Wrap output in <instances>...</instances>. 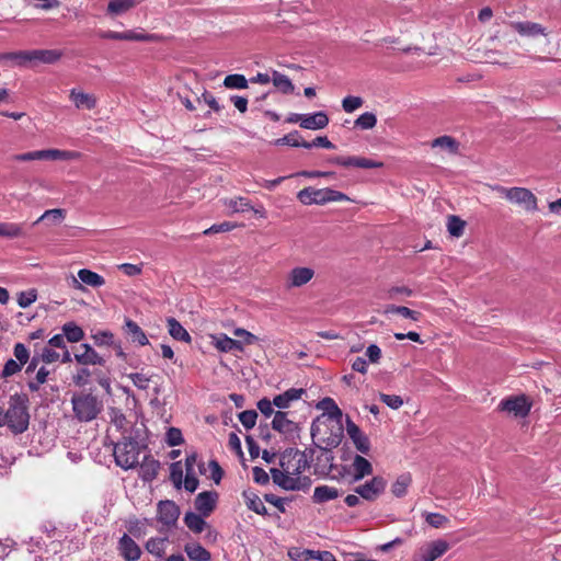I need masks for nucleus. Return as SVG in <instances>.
I'll return each instance as SVG.
<instances>
[{
	"label": "nucleus",
	"mask_w": 561,
	"mask_h": 561,
	"mask_svg": "<svg viewBox=\"0 0 561 561\" xmlns=\"http://www.w3.org/2000/svg\"><path fill=\"white\" fill-rule=\"evenodd\" d=\"M28 397L25 393H14L9 398L4 413V426L14 435L23 434L30 425Z\"/></svg>",
	"instance_id": "nucleus-1"
},
{
	"label": "nucleus",
	"mask_w": 561,
	"mask_h": 561,
	"mask_svg": "<svg viewBox=\"0 0 561 561\" xmlns=\"http://www.w3.org/2000/svg\"><path fill=\"white\" fill-rule=\"evenodd\" d=\"M72 411L80 422H90L98 417L103 403L92 393H78L71 398Z\"/></svg>",
	"instance_id": "nucleus-2"
},
{
	"label": "nucleus",
	"mask_w": 561,
	"mask_h": 561,
	"mask_svg": "<svg viewBox=\"0 0 561 561\" xmlns=\"http://www.w3.org/2000/svg\"><path fill=\"white\" fill-rule=\"evenodd\" d=\"M140 445L131 437L124 436L114 445L115 463L124 470L133 469L139 463Z\"/></svg>",
	"instance_id": "nucleus-3"
},
{
	"label": "nucleus",
	"mask_w": 561,
	"mask_h": 561,
	"mask_svg": "<svg viewBox=\"0 0 561 561\" xmlns=\"http://www.w3.org/2000/svg\"><path fill=\"white\" fill-rule=\"evenodd\" d=\"M297 198L304 205H324L330 202H344L350 199L340 191L330 187L314 188L311 186L300 190L297 194Z\"/></svg>",
	"instance_id": "nucleus-4"
},
{
	"label": "nucleus",
	"mask_w": 561,
	"mask_h": 561,
	"mask_svg": "<svg viewBox=\"0 0 561 561\" xmlns=\"http://www.w3.org/2000/svg\"><path fill=\"white\" fill-rule=\"evenodd\" d=\"M79 157L77 151L59 150V149H45L30 151L25 153H18L12 156L13 161L27 162L33 160H73Z\"/></svg>",
	"instance_id": "nucleus-5"
},
{
	"label": "nucleus",
	"mask_w": 561,
	"mask_h": 561,
	"mask_svg": "<svg viewBox=\"0 0 561 561\" xmlns=\"http://www.w3.org/2000/svg\"><path fill=\"white\" fill-rule=\"evenodd\" d=\"M279 465L286 473H290L294 477H300L308 467V461L304 451L295 448H287L280 455Z\"/></svg>",
	"instance_id": "nucleus-6"
},
{
	"label": "nucleus",
	"mask_w": 561,
	"mask_h": 561,
	"mask_svg": "<svg viewBox=\"0 0 561 561\" xmlns=\"http://www.w3.org/2000/svg\"><path fill=\"white\" fill-rule=\"evenodd\" d=\"M62 57V51L58 49H34L12 53L11 59H16L21 64L27 61H39L43 64H55Z\"/></svg>",
	"instance_id": "nucleus-7"
},
{
	"label": "nucleus",
	"mask_w": 561,
	"mask_h": 561,
	"mask_svg": "<svg viewBox=\"0 0 561 561\" xmlns=\"http://www.w3.org/2000/svg\"><path fill=\"white\" fill-rule=\"evenodd\" d=\"M271 477L276 485L286 491L301 490L310 483L308 477H294L290 473H286L283 468H272Z\"/></svg>",
	"instance_id": "nucleus-8"
},
{
	"label": "nucleus",
	"mask_w": 561,
	"mask_h": 561,
	"mask_svg": "<svg viewBox=\"0 0 561 561\" xmlns=\"http://www.w3.org/2000/svg\"><path fill=\"white\" fill-rule=\"evenodd\" d=\"M387 481L381 476H375L369 481L357 485L354 492L368 502L376 501L386 490Z\"/></svg>",
	"instance_id": "nucleus-9"
},
{
	"label": "nucleus",
	"mask_w": 561,
	"mask_h": 561,
	"mask_svg": "<svg viewBox=\"0 0 561 561\" xmlns=\"http://www.w3.org/2000/svg\"><path fill=\"white\" fill-rule=\"evenodd\" d=\"M508 202L523 207L526 211L534 213L538 209V198L526 187H512Z\"/></svg>",
	"instance_id": "nucleus-10"
},
{
	"label": "nucleus",
	"mask_w": 561,
	"mask_h": 561,
	"mask_svg": "<svg viewBox=\"0 0 561 561\" xmlns=\"http://www.w3.org/2000/svg\"><path fill=\"white\" fill-rule=\"evenodd\" d=\"M314 270L307 266H296L291 268L285 276V288L290 290L299 288L308 284L314 277Z\"/></svg>",
	"instance_id": "nucleus-11"
},
{
	"label": "nucleus",
	"mask_w": 561,
	"mask_h": 561,
	"mask_svg": "<svg viewBox=\"0 0 561 561\" xmlns=\"http://www.w3.org/2000/svg\"><path fill=\"white\" fill-rule=\"evenodd\" d=\"M328 162L332 163V164L346 167V168L355 167V168H360V169H376V168L383 167V163L381 161H375V160H371L368 158L355 157V156H350V157L336 156V157L330 158L328 160Z\"/></svg>",
	"instance_id": "nucleus-12"
},
{
	"label": "nucleus",
	"mask_w": 561,
	"mask_h": 561,
	"mask_svg": "<svg viewBox=\"0 0 561 561\" xmlns=\"http://www.w3.org/2000/svg\"><path fill=\"white\" fill-rule=\"evenodd\" d=\"M225 206L230 208L232 213H244L248 210H252L254 215L260 218H266L267 213L265 208L260 205L259 207H254L250 199L247 197L238 196L233 198H228L224 201Z\"/></svg>",
	"instance_id": "nucleus-13"
},
{
	"label": "nucleus",
	"mask_w": 561,
	"mask_h": 561,
	"mask_svg": "<svg viewBox=\"0 0 561 561\" xmlns=\"http://www.w3.org/2000/svg\"><path fill=\"white\" fill-rule=\"evenodd\" d=\"M346 432L354 443L356 449L364 455H368L370 451V442L368 436L364 434L362 430L351 420H347L346 422Z\"/></svg>",
	"instance_id": "nucleus-14"
},
{
	"label": "nucleus",
	"mask_w": 561,
	"mask_h": 561,
	"mask_svg": "<svg viewBox=\"0 0 561 561\" xmlns=\"http://www.w3.org/2000/svg\"><path fill=\"white\" fill-rule=\"evenodd\" d=\"M117 549L125 561H138L140 559V547L127 534L119 538Z\"/></svg>",
	"instance_id": "nucleus-15"
},
{
	"label": "nucleus",
	"mask_w": 561,
	"mask_h": 561,
	"mask_svg": "<svg viewBox=\"0 0 561 561\" xmlns=\"http://www.w3.org/2000/svg\"><path fill=\"white\" fill-rule=\"evenodd\" d=\"M180 516V508L173 501H160L158 504V520L165 526L175 524Z\"/></svg>",
	"instance_id": "nucleus-16"
},
{
	"label": "nucleus",
	"mask_w": 561,
	"mask_h": 561,
	"mask_svg": "<svg viewBox=\"0 0 561 561\" xmlns=\"http://www.w3.org/2000/svg\"><path fill=\"white\" fill-rule=\"evenodd\" d=\"M500 409L514 413L515 416H526L530 411V404L524 396H520L501 401Z\"/></svg>",
	"instance_id": "nucleus-17"
},
{
	"label": "nucleus",
	"mask_w": 561,
	"mask_h": 561,
	"mask_svg": "<svg viewBox=\"0 0 561 561\" xmlns=\"http://www.w3.org/2000/svg\"><path fill=\"white\" fill-rule=\"evenodd\" d=\"M351 483L360 481L373 473V465L363 456L355 455L351 465Z\"/></svg>",
	"instance_id": "nucleus-18"
},
{
	"label": "nucleus",
	"mask_w": 561,
	"mask_h": 561,
	"mask_svg": "<svg viewBox=\"0 0 561 561\" xmlns=\"http://www.w3.org/2000/svg\"><path fill=\"white\" fill-rule=\"evenodd\" d=\"M78 278H72V282H73V287L75 288H78V289H83V286L81 283L85 284V285H89L91 287H101L105 284V279L103 276H101L100 274L91 271V270H88V268H81L79 270L78 272Z\"/></svg>",
	"instance_id": "nucleus-19"
},
{
	"label": "nucleus",
	"mask_w": 561,
	"mask_h": 561,
	"mask_svg": "<svg viewBox=\"0 0 561 561\" xmlns=\"http://www.w3.org/2000/svg\"><path fill=\"white\" fill-rule=\"evenodd\" d=\"M217 493L210 491H204L199 493L195 499V508L203 516L207 517L216 507Z\"/></svg>",
	"instance_id": "nucleus-20"
},
{
	"label": "nucleus",
	"mask_w": 561,
	"mask_h": 561,
	"mask_svg": "<svg viewBox=\"0 0 561 561\" xmlns=\"http://www.w3.org/2000/svg\"><path fill=\"white\" fill-rule=\"evenodd\" d=\"M272 428L284 435H293L298 430V426L288 419L287 412L277 411L272 420Z\"/></svg>",
	"instance_id": "nucleus-21"
},
{
	"label": "nucleus",
	"mask_w": 561,
	"mask_h": 561,
	"mask_svg": "<svg viewBox=\"0 0 561 561\" xmlns=\"http://www.w3.org/2000/svg\"><path fill=\"white\" fill-rule=\"evenodd\" d=\"M159 470V460L154 459L151 455H147L139 465V477L145 482H152L157 478Z\"/></svg>",
	"instance_id": "nucleus-22"
},
{
	"label": "nucleus",
	"mask_w": 561,
	"mask_h": 561,
	"mask_svg": "<svg viewBox=\"0 0 561 561\" xmlns=\"http://www.w3.org/2000/svg\"><path fill=\"white\" fill-rule=\"evenodd\" d=\"M323 458V460L325 461V463H329V470L331 472V476H332V479H336V480H344V481H347L350 484L351 483V468L346 467V466H334L333 465V455L331 453H328V450H324V453L318 457V460H321Z\"/></svg>",
	"instance_id": "nucleus-23"
},
{
	"label": "nucleus",
	"mask_w": 561,
	"mask_h": 561,
	"mask_svg": "<svg viewBox=\"0 0 561 561\" xmlns=\"http://www.w3.org/2000/svg\"><path fill=\"white\" fill-rule=\"evenodd\" d=\"M449 543L444 539H437L422 547L420 551L430 561H435L449 550Z\"/></svg>",
	"instance_id": "nucleus-24"
},
{
	"label": "nucleus",
	"mask_w": 561,
	"mask_h": 561,
	"mask_svg": "<svg viewBox=\"0 0 561 561\" xmlns=\"http://www.w3.org/2000/svg\"><path fill=\"white\" fill-rule=\"evenodd\" d=\"M305 393L306 390L302 388H290L285 392L275 396L273 403L278 409H287L290 407L291 402L300 400Z\"/></svg>",
	"instance_id": "nucleus-25"
},
{
	"label": "nucleus",
	"mask_w": 561,
	"mask_h": 561,
	"mask_svg": "<svg viewBox=\"0 0 561 561\" xmlns=\"http://www.w3.org/2000/svg\"><path fill=\"white\" fill-rule=\"evenodd\" d=\"M124 332L133 343H137L140 346L149 344V340L144 330L131 319L125 320Z\"/></svg>",
	"instance_id": "nucleus-26"
},
{
	"label": "nucleus",
	"mask_w": 561,
	"mask_h": 561,
	"mask_svg": "<svg viewBox=\"0 0 561 561\" xmlns=\"http://www.w3.org/2000/svg\"><path fill=\"white\" fill-rule=\"evenodd\" d=\"M75 358L82 365L104 364V359L89 344H81L79 346V352L75 354Z\"/></svg>",
	"instance_id": "nucleus-27"
},
{
	"label": "nucleus",
	"mask_w": 561,
	"mask_h": 561,
	"mask_svg": "<svg viewBox=\"0 0 561 561\" xmlns=\"http://www.w3.org/2000/svg\"><path fill=\"white\" fill-rule=\"evenodd\" d=\"M511 26L522 36L536 37L546 35L545 27L536 22H512Z\"/></svg>",
	"instance_id": "nucleus-28"
},
{
	"label": "nucleus",
	"mask_w": 561,
	"mask_h": 561,
	"mask_svg": "<svg viewBox=\"0 0 561 561\" xmlns=\"http://www.w3.org/2000/svg\"><path fill=\"white\" fill-rule=\"evenodd\" d=\"M329 124L328 115L320 111L313 114H304V118L301 119L300 127L305 129H322L327 127Z\"/></svg>",
	"instance_id": "nucleus-29"
},
{
	"label": "nucleus",
	"mask_w": 561,
	"mask_h": 561,
	"mask_svg": "<svg viewBox=\"0 0 561 561\" xmlns=\"http://www.w3.org/2000/svg\"><path fill=\"white\" fill-rule=\"evenodd\" d=\"M242 497L247 507L254 513L265 516L267 511L260 496L252 490L248 489L242 492Z\"/></svg>",
	"instance_id": "nucleus-30"
},
{
	"label": "nucleus",
	"mask_w": 561,
	"mask_h": 561,
	"mask_svg": "<svg viewBox=\"0 0 561 561\" xmlns=\"http://www.w3.org/2000/svg\"><path fill=\"white\" fill-rule=\"evenodd\" d=\"M214 340H215L216 348L219 350L220 352L228 353V352H233V351H238V352L243 351V345H242L241 341L233 340V339L227 336L226 334H220L219 336H214Z\"/></svg>",
	"instance_id": "nucleus-31"
},
{
	"label": "nucleus",
	"mask_w": 561,
	"mask_h": 561,
	"mask_svg": "<svg viewBox=\"0 0 561 561\" xmlns=\"http://www.w3.org/2000/svg\"><path fill=\"white\" fill-rule=\"evenodd\" d=\"M167 327L169 334L178 341L191 342V335L186 331V329L175 319V318H168L167 319Z\"/></svg>",
	"instance_id": "nucleus-32"
},
{
	"label": "nucleus",
	"mask_w": 561,
	"mask_h": 561,
	"mask_svg": "<svg viewBox=\"0 0 561 561\" xmlns=\"http://www.w3.org/2000/svg\"><path fill=\"white\" fill-rule=\"evenodd\" d=\"M70 99L78 108L92 110L96 105V99L92 94L79 92L76 89L70 91Z\"/></svg>",
	"instance_id": "nucleus-33"
},
{
	"label": "nucleus",
	"mask_w": 561,
	"mask_h": 561,
	"mask_svg": "<svg viewBox=\"0 0 561 561\" xmlns=\"http://www.w3.org/2000/svg\"><path fill=\"white\" fill-rule=\"evenodd\" d=\"M139 3L138 0H110L106 12L112 16L121 15Z\"/></svg>",
	"instance_id": "nucleus-34"
},
{
	"label": "nucleus",
	"mask_w": 561,
	"mask_h": 561,
	"mask_svg": "<svg viewBox=\"0 0 561 561\" xmlns=\"http://www.w3.org/2000/svg\"><path fill=\"white\" fill-rule=\"evenodd\" d=\"M339 495L337 489L329 485H319L314 489L312 499L316 503H325L336 499Z\"/></svg>",
	"instance_id": "nucleus-35"
},
{
	"label": "nucleus",
	"mask_w": 561,
	"mask_h": 561,
	"mask_svg": "<svg viewBox=\"0 0 561 561\" xmlns=\"http://www.w3.org/2000/svg\"><path fill=\"white\" fill-rule=\"evenodd\" d=\"M317 409L322 410L324 413H327L331 419L339 420L342 417V411L335 403V401L330 398L325 397L322 400H320L317 403Z\"/></svg>",
	"instance_id": "nucleus-36"
},
{
	"label": "nucleus",
	"mask_w": 561,
	"mask_h": 561,
	"mask_svg": "<svg viewBox=\"0 0 561 561\" xmlns=\"http://www.w3.org/2000/svg\"><path fill=\"white\" fill-rule=\"evenodd\" d=\"M272 82L274 87L284 94H289L294 91V84L291 80L286 76L276 70L272 72Z\"/></svg>",
	"instance_id": "nucleus-37"
},
{
	"label": "nucleus",
	"mask_w": 561,
	"mask_h": 561,
	"mask_svg": "<svg viewBox=\"0 0 561 561\" xmlns=\"http://www.w3.org/2000/svg\"><path fill=\"white\" fill-rule=\"evenodd\" d=\"M202 514H196L193 512H188L184 516V523L190 530L195 534H201L206 526V522L203 518Z\"/></svg>",
	"instance_id": "nucleus-38"
},
{
	"label": "nucleus",
	"mask_w": 561,
	"mask_h": 561,
	"mask_svg": "<svg viewBox=\"0 0 561 561\" xmlns=\"http://www.w3.org/2000/svg\"><path fill=\"white\" fill-rule=\"evenodd\" d=\"M185 552L192 561H209L210 552L199 543L185 546Z\"/></svg>",
	"instance_id": "nucleus-39"
},
{
	"label": "nucleus",
	"mask_w": 561,
	"mask_h": 561,
	"mask_svg": "<svg viewBox=\"0 0 561 561\" xmlns=\"http://www.w3.org/2000/svg\"><path fill=\"white\" fill-rule=\"evenodd\" d=\"M167 538L152 537L146 542V550L154 557L162 558L167 548Z\"/></svg>",
	"instance_id": "nucleus-40"
},
{
	"label": "nucleus",
	"mask_w": 561,
	"mask_h": 561,
	"mask_svg": "<svg viewBox=\"0 0 561 561\" xmlns=\"http://www.w3.org/2000/svg\"><path fill=\"white\" fill-rule=\"evenodd\" d=\"M412 482L410 473H403L397 478L391 485V492L396 497H402L407 494L408 488Z\"/></svg>",
	"instance_id": "nucleus-41"
},
{
	"label": "nucleus",
	"mask_w": 561,
	"mask_h": 561,
	"mask_svg": "<svg viewBox=\"0 0 561 561\" xmlns=\"http://www.w3.org/2000/svg\"><path fill=\"white\" fill-rule=\"evenodd\" d=\"M62 332L65 337L71 343L80 342L84 336L83 330L75 322L65 323L62 327Z\"/></svg>",
	"instance_id": "nucleus-42"
},
{
	"label": "nucleus",
	"mask_w": 561,
	"mask_h": 561,
	"mask_svg": "<svg viewBox=\"0 0 561 561\" xmlns=\"http://www.w3.org/2000/svg\"><path fill=\"white\" fill-rule=\"evenodd\" d=\"M385 312L400 314L401 317L411 319L413 321H420V319L422 317V313L419 311L412 310L404 306H396V305L388 306Z\"/></svg>",
	"instance_id": "nucleus-43"
},
{
	"label": "nucleus",
	"mask_w": 561,
	"mask_h": 561,
	"mask_svg": "<svg viewBox=\"0 0 561 561\" xmlns=\"http://www.w3.org/2000/svg\"><path fill=\"white\" fill-rule=\"evenodd\" d=\"M466 222L458 216L450 215L447 221V230L450 236L459 238L465 232Z\"/></svg>",
	"instance_id": "nucleus-44"
},
{
	"label": "nucleus",
	"mask_w": 561,
	"mask_h": 561,
	"mask_svg": "<svg viewBox=\"0 0 561 561\" xmlns=\"http://www.w3.org/2000/svg\"><path fill=\"white\" fill-rule=\"evenodd\" d=\"M224 85L228 89H247L248 80L243 75H228L224 80Z\"/></svg>",
	"instance_id": "nucleus-45"
},
{
	"label": "nucleus",
	"mask_w": 561,
	"mask_h": 561,
	"mask_svg": "<svg viewBox=\"0 0 561 561\" xmlns=\"http://www.w3.org/2000/svg\"><path fill=\"white\" fill-rule=\"evenodd\" d=\"M432 147H439L455 153L458 150V142L450 136H440L433 140Z\"/></svg>",
	"instance_id": "nucleus-46"
},
{
	"label": "nucleus",
	"mask_w": 561,
	"mask_h": 561,
	"mask_svg": "<svg viewBox=\"0 0 561 561\" xmlns=\"http://www.w3.org/2000/svg\"><path fill=\"white\" fill-rule=\"evenodd\" d=\"M377 124V117L374 113L366 112L357 117L354 125L360 129H371Z\"/></svg>",
	"instance_id": "nucleus-47"
},
{
	"label": "nucleus",
	"mask_w": 561,
	"mask_h": 561,
	"mask_svg": "<svg viewBox=\"0 0 561 561\" xmlns=\"http://www.w3.org/2000/svg\"><path fill=\"white\" fill-rule=\"evenodd\" d=\"M22 227L13 222H0V237L18 238L22 236Z\"/></svg>",
	"instance_id": "nucleus-48"
},
{
	"label": "nucleus",
	"mask_w": 561,
	"mask_h": 561,
	"mask_svg": "<svg viewBox=\"0 0 561 561\" xmlns=\"http://www.w3.org/2000/svg\"><path fill=\"white\" fill-rule=\"evenodd\" d=\"M306 142L300 136V134L295 130L287 135H285L283 138H279L275 141L276 145H288L291 147H302L301 144Z\"/></svg>",
	"instance_id": "nucleus-49"
},
{
	"label": "nucleus",
	"mask_w": 561,
	"mask_h": 561,
	"mask_svg": "<svg viewBox=\"0 0 561 561\" xmlns=\"http://www.w3.org/2000/svg\"><path fill=\"white\" fill-rule=\"evenodd\" d=\"M165 442L170 447L180 446L184 443L182 432L178 427H170L165 434Z\"/></svg>",
	"instance_id": "nucleus-50"
},
{
	"label": "nucleus",
	"mask_w": 561,
	"mask_h": 561,
	"mask_svg": "<svg viewBox=\"0 0 561 561\" xmlns=\"http://www.w3.org/2000/svg\"><path fill=\"white\" fill-rule=\"evenodd\" d=\"M127 377L131 380L136 388L140 390H147L149 388L150 376L144 373H131L127 375Z\"/></svg>",
	"instance_id": "nucleus-51"
},
{
	"label": "nucleus",
	"mask_w": 561,
	"mask_h": 561,
	"mask_svg": "<svg viewBox=\"0 0 561 561\" xmlns=\"http://www.w3.org/2000/svg\"><path fill=\"white\" fill-rule=\"evenodd\" d=\"M360 96L347 95L342 100V107L346 113H352L363 105Z\"/></svg>",
	"instance_id": "nucleus-52"
},
{
	"label": "nucleus",
	"mask_w": 561,
	"mask_h": 561,
	"mask_svg": "<svg viewBox=\"0 0 561 561\" xmlns=\"http://www.w3.org/2000/svg\"><path fill=\"white\" fill-rule=\"evenodd\" d=\"M238 417L247 430H251L256 423L257 413L255 410H245L239 413Z\"/></svg>",
	"instance_id": "nucleus-53"
},
{
	"label": "nucleus",
	"mask_w": 561,
	"mask_h": 561,
	"mask_svg": "<svg viewBox=\"0 0 561 561\" xmlns=\"http://www.w3.org/2000/svg\"><path fill=\"white\" fill-rule=\"evenodd\" d=\"M425 520L434 528H442L449 522V519L440 513H426Z\"/></svg>",
	"instance_id": "nucleus-54"
},
{
	"label": "nucleus",
	"mask_w": 561,
	"mask_h": 561,
	"mask_svg": "<svg viewBox=\"0 0 561 561\" xmlns=\"http://www.w3.org/2000/svg\"><path fill=\"white\" fill-rule=\"evenodd\" d=\"M37 298V293L35 289H30L27 291H21L18 296V305L21 308L30 307Z\"/></svg>",
	"instance_id": "nucleus-55"
},
{
	"label": "nucleus",
	"mask_w": 561,
	"mask_h": 561,
	"mask_svg": "<svg viewBox=\"0 0 561 561\" xmlns=\"http://www.w3.org/2000/svg\"><path fill=\"white\" fill-rule=\"evenodd\" d=\"M125 41L151 42L154 35L145 32L126 31L124 32Z\"/></svg>",
	"instance_id": "nucleus-56"
},
{
	"label": "nucleus",
	"mask_w": 561,
	"mask_h": 561,
	"mask_svg": "<svg viewBox=\"0 0 561 561\" xmlns=\"http://www.w3.org/2000/svg\"><path fill=\"white\" fill-rule=\"evenodd\" d=\"M304 148L322 147L325 149H334L335 146L325 136H318L311 142L306 141L301 144Z\"/></svg>",
	"instance_id": "nucleus-57"
},
{
	"label": "nucleus",
	"mask_w": 561,
	"mask_h": 561,
	"mask_svg": "<svg viewBox=\"0 0 561 561\" xmlns=\"http://www.w3.org/2000/svg\"><path fill=\"white\" fill-rule=\"evenodd\" d=\"M380 400L393 410H398L403 405V399L397 394L380 393Z\"/></svg>",
	"instance_id": "nucleus-58"
},
{
	"label": "nucleus",
	"mask_w": 561,
	"mask_h": 561,
	"mask_svg": "<svg viewBox=\"0 0 561 561\" xmlns=\"http://www.w3.org/2000/svg\"><path fill=\"white\" fill-rule=\"evenodd\" d=\"M237 227V224L230 222V221H224L220 224L213 225L208 229L204 231V234H211V233H219V232H227L231 231Z\"/></svg>",
	"instance_id": "nucleus-59"
},
{
	"label": "nucleus",
	"mask_w": 561,
	"mask_h": 561,
	"mask_svg": "<svg viewBox=\"0 0 561 561\" xmlns=\"http://www.w3.org/2000/svg\"><path fill=\"white\" fill-rule=\"evenodd\" d=\"M170 478L176 489H180L183 483V471L180 466V462H174L171 465V474Z\"/></svg>",
	"instance_id": "nucleus-60"
},
{
	"label": "nucleus",
	"mask_w": 561,
	"mask_h": 561,
	"mask_svg": "<svg viewBox=\"0 0 561 561\" xmlns=\"http://www.w3.org/2000/svg\"><path fill=\"white\" fill-rule=\"evenodd\" d=\"M13 354L18 362H20L22 365L28 362L30 352L23 343H16L14 345Z\"/></svg>",
	"instance_id": "nucleus-61"
},
{
	"label": "nucleus",
	"mask_w": 561,
	"mask_h": 561,
	"mask_svg": "<svg viewBox=\"0 0 561 561\" xmlns=\"http://www.w3.org/2000/svg\"><path fill=\"white\" fill-rule=\"evenodd\" d=\"M96 345H110L114 344V334L110 331H101L93 335Z\"/></svg>",
	"instance_id": "nucleus-62"
},
{
	"label": "nucleus",
	"mask_w": 561,
	"mask_h": 561,
	"mask_svg": "<svg viewBox=\"0 0 561 561\" xmlns=\"http://www.w3.org/2000/svg\"><path fill=\"white\" fill-rule=\"evenodd\" d=\"M50 218L56 221L62 220L65 218V210L60 208L48 209L34 222V225L38 224L44 219Z\"/></svg>",
	"instance_id": "nucleus-63"
},
{
	"label": "nucleus",
	"mask_w": 561,
	"mask_h": 561,
	"mask_svg": "<svg viewBox=\"0 0 561 561\" xmlns=\"http://www.w3.org/2000/svg\"><path fill=\"white\" fill-rule=\"evenodd\" d=\"M22 366L23 365L20 362H16L11 358L5 362V364L3 366V370H2V376L3 377L13 376L14 374L19 373L22 369Z\"/></svg>",
	"instance_id": "nucleus-64"
}]
</instances>
